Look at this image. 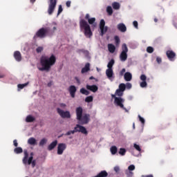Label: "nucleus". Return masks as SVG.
Wrapping results in <instances>:
<instances>
[{"label":"nucleus","instance_id":"38","mask_svg":"<svg viewBox=\"0 0 177 177\" xmlns=\"http://www.w3.org/2000/svg\"><path fill=\"white\" fill-rule=\"evenodd\" d=\"M85 102H86V103H91V102H93V97L92 95L86 97L85 98Z\"/></svg>","mask_w":177,"mask_h":177},{"label":"nucleus","instance_id":"34","mask_svg":"<svg viewBox=\"0 0 177 177\" xmlns=\"http://www.w3.org/2000/svg\"><path fill=\"white\" fill-rule=\"evenodd\" d=\"M80 93H82V95H85L86 96H88V95H89V91L85 89L84 88H82L80 89Z\"/></svg>","mask_w":177,"mask_h":177},{"label":"nucleus","instance_id":"6","mask_svg":"<svg viewBox=\"0 0 177 177\" xmlns=\"http://www.w3.org/2000/svg\"><path fill=\"white\" fill-rule=\"evenodd\" d=\"M111 97L114 99V103L115 106H118V107H120V109H122L126 111V113H128V109L124 107V102H125V100L121 97H117L115 95H111Z\"/></svg>","mask_w":177,"mask_h":177},{"label":"nucleus","instance_id":"4","mask_svg":"<svg viewBox=\"0 0 177 177\" xmlns=\"http://www.w3.org/2000/svg\"><path fill=\"white\" fill-rule=\"evenodd\" d=\"M24 157L23 158V163L24 164V165H27V164L28 165H30V164H32V168H34L37 164V160H33L32 158H34V153H30V156L28 158V151H27V149H25L24 151Z\"/></svg>","mask_w":177,"mask_h":177},{"label":"nucleus","instance_id":"26","mask_svg":"<svg viewBox=\"0 0 177 177\" xmlns=\"http://www.w3.org/2000/svg\"><path fill=\"white\" fill-rule=\"evenodd\" d=\"M55 146H57V140H54L53 142H51L49 145H48V150H53V149L55 147Z\"/></svg>","mask_w":177,"mask_h":177},{"label":"nucleus","instance_id":"58","mask_svg":"<svg viewBox=\"0 0 177 177\" xmlns=\"http://www.w3.org/2000/svg\"><path fill=\"white\" fill-rule=\"evenodd\" d=\"M13 143L15 147H17V146H19V144L17 143V140H14Z\"/></svg>","mask_w":177,"mask_h":177},{"label":"nucleus","instance_id":"51","mask_svg":"<svg viewBox=\"0 0 177 177\" xmlns=\"http://www.w3.org/2000/svg\"><path fill=\"white\" fill-rule=\"evenodd\" d=\"M114 39L116 45H118L120 44V37H118V36H115Z\"/></svg>","mask_w":177,"mask_h":177},{"label":"nucleus","instance_id":"42","mask_svg":"<svg viewBox=\"0 0 177 177\" xmlns=\"http://www.w3.org/2000/svg\"><path fill=\"white\" fill-rule=\"evenodd\" d=\"M125 174L127 175V177H132V176H133V172L129 171L128 170L125 171Z\"/></svg>","mask_w":177,"mask_h":177},{"label":"nucleus","instance_id":"16","mask_svg":"<svg viewBox=\"0 0 177 177\" xmlns=\"http://www.w3.org/2000/svg\"><path fill=\"white\" fill-rule=\"evenodd\" d=\"M140 80L142 81L140 83V86L141 88H146L147 86V82H146V80H147V77L145 76V75H141L140 77Z\"/></svg>","mask_w":177,"mask_h":177},{"label":"nucleus","instance_id":"55","mask_svg":"<svg viewBox=\"0 0 177 177\" xmlns=\"http://www.w3.org/2000/svg\"><path fill=\"white\" fill-rule=\"evenodd\" d=\"M156 62H157V63H158V64H160V63H161V62H162L161 57H157Z\"/></svg>","mask_w":177,"mask_h":177},{"label":"nucleus","instance_id":"60","mask_svg":"<svg viewBox=\"0 0 177 177\" xmlns=\"http://www.w3.org/2000/svg\"><path fill=\"white\" fill-rule=\"evenodd\" d=\"M3 77H5V75H3V74H0V78H3Z\"/></svg>","mask_w":177,"mask_h":177},{"label":"nucleus","instance_id":"14","mask_svg":"<svg viewBox=\"0 0 177 177\" xmlns=\"http://www.w3.org/2000/svg\"><path fill=\"white\" fill-rule=\"evenodd\" d=\"M166 55L170 62H174L175 60V57H176V54L173 50H167L166 52Z\"/></svg>","mask_w":177,"mask_h":177},{"label":"nucleus","instance_id":"62","mask_svg":"<svg viewBox=\"0 0 177 177\" xmlns=\"http://www.w3.org/2000/svg\"><path fill=\"white\" fill-rule=\"evenodd\" d=\"M89 80H95V77L93 76L90 77Z\"/></svg>","mask_w":177,"mask_h":177},{"label":"nucleus","instance_id":"3","mask_svg":"<svg viewBox=\"0 0 177 177\" xmlns=\"http://www.w3.org/2000/svg\"><path fill=\"white\" fill-rule=\"evenodd\" d=\"M80 26L81 31H83L86 38H91V37H92V30H91V26H89L88 21H86L85 19H81L80 21Z\"/></svg>","mask_w":177,"mask_h":177},{"label":"nucleus","instance_id":"27","mask_svg":"<svg viewBox=\"0 0 177 177\" xmlns=\"http://www.w3.org/2000/svg\"><path fill=\"white\" fill-rule=\"evenodd\" d=\"M112 95H115V96H118L119 97H121L124 96V91H122L121 90H119V88H118L115 91V94H112Z\"/></svg>","mask_w":177,"mask_h":177},{"label":"nucleus","instance_id":"11","mask_svg":"<svg viewBox=\"0 0 177 177\" xmlns=\"http://www.w3.org/2000/svg\"><path fill=\"white\" fill-rule=\"evenodd\" d=\"M57 111L62 118H71V114L68 111H64L60 108H57Z\"/></svg>","mask_w":177,"mask_h":177},{"label":"nucleus","instance_id":"8","mask_svg":"<svg viewBox=\"0 0 177 177\" xmlns=\"http://www.w3.org/2000/svg\"><path fill=\"white\" fill-rule=\"evenodd\" d=\"M46 30H47L48 32V37H52L53 34H55V32L57 30V23L56 22H52L49 24L48 28H46Z\"/></svg>","mask_w":177,"mask_h":177},{"label":"nucleus","instance_id":"48","mask_svg":"<svg viewBox=\"0 0 177 177\" xmlns=\"http://www.w3.org/2000/svg\"><path fill=\"white\" fill-rule=\"evenodd\" d=\"M81 52L85 55L86 57H89V52L85 50H81Z\"/></svg>","mask_w":177,"mask_h":177},{"label":"nucleus","instance_id":"54","mask_svg":"<svg viewBox=\"0 0 177 177\" xmlns=\"http://www.w3.org/2000/svg\"><path fill=\"white\" fill-rule=\"evenodd\" d=\"M133 26L135 27V28H137V29L138 28V22L136 21H134L133 22Z\"/></svg>","mask_w":177,"mask_h":177},{"label":"nucleus","instance_id":"50","mask_svg":"<svg viewBox=\"0 0 177 177\" xmlns=\"http://www.w3.org/2000/svg\"><path fill=\"white\" fill-rule=\"evenodd\" d=\"M138 118L140 122L142 124V125H145V118H142L140 115H138Z\"/></svg>","mask_w":177,"mask_h":177},{"label":"nucleus","instance_id":"63","mask_svg":"<svg viewBox=\"0 0 177 177\" xmlns=\"http://www.w3.org/2000/svg\"><path fill=\"white\" fill-rule=\"evenodd\" d=\"M31 3H34L35 2V0H30Z\"/></svg>","mask_w":177,"mask_h":177},{"label":"nucleus","instance_id":"30","mask_svg":"<svg viewBox=\"0 0 177 177\" xmlns=\"http://www.w3.org/2000/svg\"><path fill=\"white\" fill-rule=\"evenodd\" d=\"M114 59H111L107 64L108 69L113 70V66H114Z\"/></svg>","mask_w":177,"mask_h":177},{"label":"nucleus","instance_id":"21","mask_svg":"<svg viewBox=\"0 0 177 177\" xmlns=\"http://www.w3.org/2000/svg\"><path fill=\"white\" fill-rule=\"evenodd\" d=\"M91 70V64L87 63L85 64V66L82 69V74H85V73H88Z\"/></svg>","mask_w":177,"mask_h":177},{"label":"nucleus","instance_id":"29","mask_svg":"<svg viewBox=\"0 0 177 177\" xmlns=\"http://www.w3.org/2000/svg\"><path fill=\"white\" fill-rule=\"evenodd\" d=\"M112 7H113V9H114L115 10H118V9H120L121 6L120 5V3H118V2H113L112 3Z\"/></svg>","mask_w":177,"mask_h":177},{"label":"nucleus","instance_id":"64","mask_svg":"<svg viewBox=\"0 0 177 177\" xmlns=\"http://www.w3.org/2000/svg\"><path fill=\"white\" fill-rule=\"evenodd\" d=\"M75 80L77 82H80V80H78V77H75Z\"/></svg>","mask_w":177,"mask_h":177},{"label":"nucleus","instance_id":"41","mask_svg":"<svg viewBox=\"0 0 177 177\" xmlns=\"http://www.w3.org/2000/svg\"><path fill=\"white\" fill-rule=\"evenodd\" d=\"M125 153H127V150L124 148H120V151H119V154H120V156H124L125 154Z\"/></svg>","mask_w":177,"mask_h":177},{"label":"nucleus","instance_id":"43","mask_svg":"<svg viewBox=\"0 0 177 177\" xmlns=\"http://www.w3.org/2000/svg\"><path fill=\"white\" fill-rule=\"evenodd\" d=\"M147 52L148 53H153V52H154V48H153L151 46H149L147 48Z\"/></svg>","mask_w":177,"mask_h":177},{"label":"nucleus","instance_id":"18","mask_svg":"<svg viewBox=\"0 0 177 177\" xmlns=\"http://www.w3.org/2000/svg\"><path fill=\"white\" fill-rule=\"evenodd\" d=\"M86 89H88V91H91V92H93V93L97 92V90L99 89V87H97V86L96 85H89L87 84L86 86Z\"/></svg>","mask_w":177,"mask_h":177},{"label":"nucleus","instance_id":"13","mask_svg":"<svg viewBox=\"0 0 177 177\" xmlns=\"http://www.w3.org/2000/svg\"><path fill=\"white\" fill-rule=\"evenodd\" d=\"M66 147L67 145H66V144L64 143L59 144L57 147V154L59 156H62V154H63V152L66 150Z\"/></svg>","mask_w":177,"mask_h":177},{"label":"nucleus","instance_id":"36","mask_svg":"<svg viewBox=\"0 0 177 177\" xmlns=\"http://www.w3.org/2000/svg\"><path fill=\"white\" fill-rule=\"evenodd\" d=\"M46 143H48V139L46 138H42L39 143V146H44V145H46Z\"/></svg>","mask_w":177,"mask_h":177},{"label":"nucleus","instance_id":"35","mask_svg":"<svg viewBox=\"0 0 177 177\" xmlns=\"http://www.w3.org/2000/svg\"><path fill=\"white\" fill-rule=\"evenodd\" d=\"M122 52H124V53H128V46H127V44H123L122 45Z\"/></svg>","mask_w":177,"mask_h":177},{"label":"nucleus","instance_id":"1","mask_svg":"<svg viewBox=\"0 0 177 177\" xmlns=\"http://www.w3.org/2000/svg\"><path fill=\"white\" fill-rule=\"evenodd\" d=\"M55 63L56 57L54 55L50 57L43 55L40 58V64H37V67L39 71H49Z\"/></svg>","mask_w":177,"mask_h":177},{"label":"nucleus","instance_id":"40","mask_svg":"<svg viewBox=\"0 0 177 177\" xmlns=\"http://www.w3.org/2000/svg\"><path fill=\"white\" fill-rule=\"evenodd\" d=\"M27 85H28V82L24 83L22 84H18L17 85L18 89H23L24 88H26V86H27Z\"/></svg>","mask_w":177,"mask_h":177},{"label":"nucleus","instance_id":"25","mask_svg":"<svg viewBox=\"0 0 177 177\" xmlns=\"http://www.w3.org/2000/svg\"><path fill=\"white\" fill-rule=\"evenodd\" d=\"M28 144L31 146H35V145H37V140H35V138L31 137L28 140Z\"/></svg>","mask_w":177,"mask_h":177},{"label":"nucleus","instance_id":"5","mask_svg":"<svg viewBox=\"0 0 177 177\" xmlns=\"http://www.w3.org/2000/svg\"><path fill=\"white\" fill-rule=\"evenodd\" d=\"M75 132H81L84 135H88V131H86V129L80 124H77L76 127L74 128V130H71L66 132L65 135L66 136H70V135H74Z\"/></svg>","mask_w":177,"mask_h":177},{"label":"nucleus","instance_id":"37","mask_svg":"<svg viewBox=\"0 0 177 177\" xmlns=\"http://www.w3.org/2000/svg\"><path fill=\"white\" fill-rule=\"evenodd\" d=\"M120 91H122V92H125V84L121 83L119 84L118 88Z\"/></svg>","mask_w":177,"mask_h":177},{"label":"nucleus","instance_id":"39","mask_svg":"<svg viewBox=\"0 0 177 177\" xmlns=\"http://www.w3.org/2000/svg\"><path fill=\"white\" fill-rule=\"evenodd\" d=\"M106 12L108 13V15H109V16H111V15H113V8H111V6H108L106 8Z\"/></svg>","mask_w":177,"mask_h":177},{"label":"nucleus","instance_id":"52","mask_svg":"<svg viewBox=\"0 0 177 177\" xmlns=\"http://www.w3.org/2000/svg\"><path fill=\"white\" fill-rule=\"evenodd\" d=\"M59 107H61V109H66V107H67V105L64 103H60Z\"/></svg>","mask_w":177,"mask_h":177},{"label":"nucleus","instance_id":"44","mask_svg":"<svg viewBox=\"0 0 177 177\" xmlns=\"http://www.w3.org/2000/svg\"><path fill=\"white\" fill-rule=\"evenodd\" d=\"M133 147L134 149H136V150H137V151H142V149L140 148V146H139V145L134 144Z\"/></svg>","mask_w":177,"mask_h":177},{"label":"nucleus","instance_id":"7","mask_svg":"<svg viewBox=\"0 0 177 177\" xmlns=\"http://www.w3.org/2000/svg\"><path fill=\"white\" fill-rule=\"evenodd\" d=\"M48 14L50 16L53 15L55 9H56V5H57V0H48Z\"/></svg>","mask_w":177,"mask_h":177},{"label":"nucleus","instance_id":"47","mask_svg":"<svg viewBox=\"0 0 177 177\" xmlns=\"http://www.w3.org/2000/svg\"><path fill=\"white\" fill-rule=\"evenodd\" d=\"M42 50H44V47H42V46H39L36 49L37 53H41V52H42Z\"/></svg>","mask_w":177,"mask_h":177},{"label":"nucleus","instance_id":"32","mask_svg":"<svg viewBox=\"0 0 177 177\" xmlns=\"http://www.w3.org/2000/svg\"><path fill=\"white\" fill-rule=\"evenodd\" d=\"M129 46L131 49H136L138 48V44L135 42H130Z\"/></svg>","mask_w":177,"mask_h":177},{"label":"nucleus","instance_id":"57","mask_svg":"<svg viewBox=\"0 0 177 177\" xmlns=\"http://www.w3.org/2000/svg\"><path fill=\"white\" fill-rule=\"evenodd\" d=\"M124 73H125V68H122V71L120 72V75L121 76L124 75Z\"/></svg>","mask_w":177,"mask_h":177},{"label":"nucleus","instance_id":"2","mask_svg":"<svg viewBox=\"0 0 177 177\" xmlns=\"http://www.w3.org/2000/svg\"><path fill=\"white\" fill-rule=\"evenodd\" d=\"M83 109L82 107L79 106L76 108V118L78 122L82 125H85L91 121V115L88 113L82 114Z\"/></svg>","mask_w":177,"mask_h":177},{"label":"nucleus","instance_id":"9","mask_svg":"<svg viewBox=\"0 0 177 177\" xmlns=\"http://www.w3.org/2000/svg\"><path fill=\"white\" fill-rule=\"evenodd\" d=\"M104 26H106L104 19H101L100 22V30L101 31L100 35H101V37H103V35L107 32V30H109V28Z\"/></svg>","mask_w":177,"mask_h":177},{"label":"nucleus","instance_id":"61","mask_svg":"<svg viewBox=\"0 0 177 177\" xmlns=\"http://www.w3.org/2000/svg\"><path fill=\"white\" fill-rule=\"evenodd\" d=\"M48 86H52V82L48 83Z\"/></svg>","mask_w":177,"mask_h":177},{"label":"nucleus","instance_id":"12","mask_svg":"<svg viewBox=\"0 0 177 177\" xmlns=\"http://www.w3.org/2000/svg\"><path fill=\"white\" fill-rule=\"evenodd\" d=\"M106 75L109 81H114V78H115V76L114 75V71H113V69H106Z\"/></svg>","mask_w":177,"mask_h":177},{"label":"nucleus","instance_id":"45","mask_svg":"<svg viewBox=\"0 0 177 177\" xmlns=\"http://www.w3.org/2000/svg\"><path fill=\"white\" fill-rule=\"evenodd\" d=\"M128 171L132 172V171H135V166L133 165H131L128 167Z\"/></svg>","mask_w":177,"mask_h":177},{"label":"nucleus","instance_id":"49","mask_svg":"<svg viewBox=\"0 0 177 177\" xmlns=\"http://www.w3.org/2000/svg\"><path fill=\"white\" fill-rule=\"evenodd\" d=\"M62 12H63V7L62 6V5H59L58 8L57 16H59V15H60Z\"/></svg>","mask_w":177,"mask_h":177},{"label":"nucleus","instance_id":"19","mask_svg":"<svg viewBox=\"0 0 177 177\" xmlns=\"http://www.w3.org/2000/svg\"><path fill=\"white\" fill-rule=\"evenodd\" d=\"M118 30H119L120 32H125L127 31V26L122 23L118 24Z\"/></svg>","mask_w":177,"mask_h":177},{"label":"nucleus","instance_id":"24","mask_svg":"<svg viewBox=\"0 0 177 177\" xmlns=\"http://www.w3.org/2000/svg\"><path fill=\"white\" fill-rule=\"evenodd\" d=\"M108 50L110 52V53H114L115 52V46H114L113 44H109Z\"/></svg>","mask_w":177,"mask_h":177},{"label":"nucleus","instance_id":"33","mask_svg":"<svg viewBox=\"0 0 177 177\" xmlns=\"http://www.w3.org/2000/svg\"><path fill=\"white\" fill-rule=\"evenodd\" d=\"M14 152L16 153V154H20L21 153H23V149L21 147H16L15 149H14Z\"/></svg>","mask_w":177,"mask_h":177},{"label":"nucleus","instance_id":"20","mask_svg":"<svg viewBox=\"0 0 177 177\" xmlns=\"http://www.w3.org/2000/svg\"><path fill=\"white\" fill-rule=\"evenodd\" d=\"M127 59H128V53L121 52L120 55V62H127Z\"/></svg>","mask_w":177,"mask_h":177},{"label":"nucleus","instance_id":"10","mask_svg":"<svg viewBox=\"0 0 177 177\" xmlns=\"http://www.w3.org/2000/svg\"><path fill=\"white\" fill-rule=\"evenodd\" d=\"M36 37L39 38H45V37H49L48 30L45 28H40L36 33Z\"/></svg>","mask_w":177,"mask_h":177},{"label":"nucleus","instance_id":"22","mask_svg":"<svg viewBox=\"0 0 177 177\" xmlns=\"http://www.w3.org/2000/svg\"><path fill=\"white\" fill-rule=\"evenodd\" d=\"M14 57L17 62L21 61V54L19 51H15L14 53Z\"/></svg>","mask_w":177,"mask_h":177},{"label":"nucleus","instance_id":"28","mask_svg":"<svg viewBox=\"0 0 177 177\" xmlns=\"http://www.w3.org/2000/svg\"><path fill=\"white\" fill-rule=\"evenodd\" d=\"M26 121L27 122H34V121H35V118L31 115H29L26 117Z\"/></svg>","mask_w":177,"mask_h":177},{"label":"nucleus","instance_id":"31","mask_svg":"<svg viewBox=\"0 0 177 177\" xmlns=\"http://www.w3.org/2000/svg\"><path fill=\"white\" fill-rule=\"evenodd\" d=\"M110 151L111 153V154L113 156H114V154H117V147L115 146H112L111 148H110Z\"/></svg>","mask_w":177,"mask_h":177},{"label":"nucleus","instance_id":"46","mask_svg":"<svg viewBox=\"0 0 177 177\" xmlns=\"http://www.w3.org/2000/svg\"><path fill=\"white\" fill-rule=\"evenodd\" d=\"M125 88L126 89H131L132 88V84L129 83V82H127L126 84H125Z\"/></svg>","mask_w":177,"mask_h":177},{"label":"nucleus","instance_id":"59","mask_svg":"<svg viewBox=\"0 0 177 177\" xmlns=\"http://www.w3.org/2000/svg\"><path fill=\"white\" fill-rule=\"evenodd\" d=\"M142 177H153V174H149L147 176H142Z\"/></svg>","mask_w":177,"mask_h":177},{"label":"nucleus","instance_id":"53","mask_svg":"<svg viewBox=\"0 0 177 177\" xmlns=\"http://www.w3.org/2000/svg\"><path fill=\"white\" fill-rule=\"evenodd\" d=\"M114 171H115V172H116V173L120 172V167L115 166V167H114Z\"/></svg>","mask_w":177,"mask_h":177},{"label":"nucleus","instance_id":"15","mask_svg":"<svg viewBox=\"0 0 177 177\" xmlns=\"http://www.w3.org/2000/svg\"><path fill=\"white\" fill-rule=\"evenodd\" d=\"M90 17L91 16L89 15V14H86L85 16V19L86 20H88V24H93V27H96L97 24L96 23H95L96 21V18L95 17L90 18Z\"/></svg>","mask_w":177,"mask_h":177},{"label":"nucleus","instance_id":"17","mask_svg":"<svg viewBox=\"0 0 177 177\" xmlns=\"http://www.w3.org/2000/svg\"><path fill=\"white\" fill-rule=\"evenodd\" d=\"M68 91L71 96V97H75V93L77 92V87L75 86L71 85L68 87Z\"/></svg>","mask_w":177,"mask_h":177},{"label":"nucleus","instance_id":"56","mask_svg":"<svg viewBox=\"0 0 177 177\" xmlns=\"http://www.w3.org/2000/svg\"><path fill=\"white\" fill-rule=\"evenodd\" d=\"M66 6H67V8H70V6H71V1H66Z\"/></svg>","mask_w":177,"mask_h":177},{"label":"nucleus","instance_id":"23","mask_svg":"<svg viewBox=\"0 0 177 177\" xmlns=\"http://www.w3.org/2000/svg\"><path fill=\"white\" fill-rule=\"evenodd\" d=\"M124 80L129 82V81H131L132 80V74L129 72H127L124 73Z\"/></svg>","mask_w":177,"mask_h":177}]
</instances>
